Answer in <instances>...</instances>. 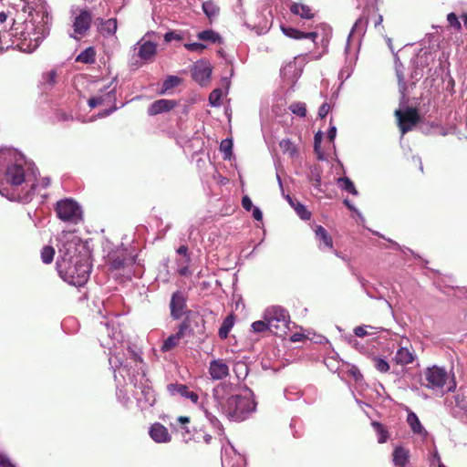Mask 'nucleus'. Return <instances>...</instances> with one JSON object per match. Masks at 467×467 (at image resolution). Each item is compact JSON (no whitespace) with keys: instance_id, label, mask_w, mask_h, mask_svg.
Instances as JSON below:
<instances>
[{"instance_id":"nucleus-1","label":"nucleus","mask_w":467,"mask_h":467,"mask_svg":"<svg viewBox=\"0 0 467 467\" xmlns=\"http://www.w3.org/2000/svg\"><path fill=\"white\" fill-rule=\"evenodd\" d=\"M229 390V386L223 383L213 389L216 405L230 420L243 421L254 410L255 404L249 397L230 394Z\"/></svg>"},{"instance_id":"nucleus-2","label":"nucleus","mask_w":467,"mask_h":467,"mask_svg":"<svg viewBox=\"0 0 467 467\" xmlns=\"http://www.w3.org/2000/svg\"><path fill=\"white\" fill-rule=\"evenodd\" d=\"M90 269L91 265L87 257L70 263L66 261L57 262V270L59 276L74 286H82L88 282Z\"/></svg>"},{"instance_id":"nucleus-3","label":"nucleus","mask_w":467,"mask_h":467,"mask_svg":"<svg viewBox=\"0 0 467 467\" xmlns=\"http://www.w3.org/2000/svg\"><path fill=\"white\" fill-rule=\"evenodd\" d=\"M5 180L11 186H19L25 183V186L28 187L26 194L20 197L23 202H28L35 194L36 183L26 175L25 169L21 164L8 165L5 173Z\"/></svg>"},{"instance_id":"nucleus-4","label":"nucleus","mask_w":467,"mask_h":467,"mask_svg":"<svg viewBox=\"0 0 467 467\" xmlns=\"http://www.w3.org/2000/svg\"><path fill=\"white\" fill-rule=\"evenodd\" d=\"M265 319L268 321L270 332L282 337L286 334L290 322L288 312L281 306H272L265 314Z\"/></svg>"},{"instance_id":"nucleus-5","label":"nucleus","mask_w":467,"mask_h":467,"mask_svg":"<svg viewBox=\"0 0 467 467\" xmlns=\"http://www.w3.org/2000/svg\"><path fill=\"white\" fill-rule=\"evenodd\" d=\"M178 329L184 337H196L205 332V320L199 312L188 310Z\"/></svg>"},{"instance_id":"nucleus-6","label":"nucleus","mask_w":467,"mask_h":467,"mask_svg":"<svg viewBox=\"0 0 467 467\" xmlns=\"http://www.w3.org/2000/svg\"><path fill=\"white\" fill-rule=\"evenodd\" d=\"M55 212L61 221L70 223H78L82 217L80 206L72 199L58 201L56 203Z\"/></svg>"},{"instance_id":"nucleus-7","label":"nucleus","mask_w":467,"mask_h":467,"mask_svg":"<svg viewBox=\"0 0 467 467\" xmlns=\"http://www.w3.org/2000/svg\"><path fill=\"white\" fill-rule=\"evenodd\" d=\"M394 115L401 135L410 131L420 121L419 110L412 107H407L403 109H398Z\"/></svg>"},{"instance_id":"nucleus-8","label":"nucleus","mask_w":467,"mask_h":467,"mask_svg":"<svg viewBox=\"0 0 467 467\" xmlns=\"http://www.w3.org/2000/svg\"><path fill=\"white\" fill-rule=\"evenodd\" d=\"M447 379L448 374L444 368L433 366L424 371L422 385L431 389H441L445 385Z\"/></svg>"},{"instance_id":"nucleus-9","label":"nucleus","mask_w":467,"mask_h":467,"mask_svg":"<svg viewBox=\"0 0 467 467\" xmlns=\"http://www.w3.org/2000/svg\"><path fill=\"white\" fill-rule=\"evenodd\" d=\"M187 308V296L182 291H176L171 295L170 302L171 317L174 320L180 319L183 315H186Z\"/></svg>"},{"instance_id":"nucleus-10","label":"nucleus","mask_w":467,"mask_h":467,"mask_svg":"<svg viewBox=\"0 0 467 467\" xmlns=\"http://www.w3.org/2000/svg\"><path fill=\"white\" fill-rule=\"evenodd\" d=\"M59 257L57 262H64L70 263L72 261H76L77 259L86 258L85 255L78 254V243L76 240L66 241L62 244L61 247L58 249Z\"/></svg>"},{"instance_id":"nucleus-11","label":"nucleus","mask_w":467,"mask_h":467,"mask_svg":"<svg viewBox=\"0 0 467 467\" xmlns=\"http://www.w3.org/2000/svg\"><path fill=\"white\" fill-rule=\"evenodd\" d=\"M108 263L109 270L116 271L124 269L126 266L132 265L134 263V259L127 253V251L121 250L109 254Z\"/></svg>"},{"instance_id":"nucleus-12","label":"nucleus","mask_w":467,"mask_h":467,"mask_svg":"<svg viewBox=\"0 0 467 467\" xmlns=\"http://www.w3.org/2000/svg\"><path fill=\"white\" fill-rule=\"evenodd\" d=\"M91 22V12L88 9L80 10L73 23L74 32L78 35L85 36L90 28Z\"/></svg>"},{"instance_id":"nucleus-13","label":"nucleus","mask_w":467,"mask_h":467,"mask_svg":"<svg viewBox=\"0 0 467 467\" xmlns=\"http://www.w3.org/2000/svg\"><path fill=\"white\" fill-rule=\"evenodd\" d=\"M209 374L213 380H220L229 376V367L222 358L213 359L209 364Z\"/></svg>"},{"instance_id":"nucleus-14","label":"nucleus","mask_w":467,"mask_h":467,"mask_svg":"<svg viewBox=\"0 0 467 467\" xmlns=\"http://www.w3.org/2000/svg\"><path fill=\"white\" fill-rule=\"evenodd\" d=\"M178 105V102L173 99H161L153 101L148 108V114L155 116L164 112H169Z\"/></svg>"},{"instance_id":"nucleus-15","label":"nucleus","mask_w":467,"mask_h":467,"mask_svg":"<svg viewBox=\"0 0 467 467\" xmlns=\"http://www.w3.org/2000/svg\"><path fill=\"white\" fill-rule=\"evenodd\" d=\"M149 434L157 443H165L171 441L168 429L160 422H155L150 426Z\"/></svg>"},{"instance_id":"nucleus-16","label":"nucleus","mask_w":467,"mask_h":467,"mask_svg":"<svg viewBox=\"0 0 467 467\" xmlns=\"http://www.w3.org/2000/svg\"><path fill=\"white\" fill-rule=\"evenodd\" d=\"M167 390L171 395L174 396L176 394H180L181 396L191 400L194 404H196L199 400V396L196 392L191 391L189 388L184 384H169L167 386Z\"/></svg>"},{"instance_id":"nucleus-17","label":"nucleus","mask_w":467,"mask_h":467,"mask_svg":"<svg viewBox=\"0 0 467 467\" xmlns=\"http://www.w3.org/2000/svg\"><path fill=\"white\" fill-rule=\"evenodd\" d=\"M410 453L409 449L403 446H396L392 451V462L397 467H406L410 462Z\"/></svg>"},{"instance_id":"nucleus-18","label":"nucleus","mask_w":467,"mask_h":467,"mask_svg":"<svg viewBox=\"0 0 467 467\" xmlns=\"http://www.w3.org/2000/svg\"><path fill=\"white\" fill-rule=\"evenodd\" d=\"M290 12L296 16H299L303 19H312L315 16V12L312 8L305 4L293 3L290 7Z\"/></svg>"},{"instance_id":"nucleus-19","label":"nucleus","mask_w":467,"mask_h":467,"mask_svg":"<svg viewBox=\"0 0 467 467\" xmlns=\"http://www.w3.org/2000/svg\"><path fill=\"white\" fill-rule=\"evenodd\" d=\"M106 102H111V103L116 102L115 90L108 91L101 96H95V97L89 98L88 100V105L91 109H94L98 106L105 104Z\"/></svg>"},{"instance_id":"nucleus-20","label":"nucleus","mask_w":467,"mask_h":467,"mask_svg":"<svg viewBox=\"0 0 467 467\" xmlns=\"http://www.w3.org/2000/svg\"><path fill=\"white\" fill-rule=\"evenodd\" d=\"M48 20H49L48 14L47 12L43 11L41 14V22H40L41 25L36 26V32L34 33V36H35L34 39L36 41L35 47L37 46V42L40 39H43L47 35H48V33H49V27L47 26Z\"/></svg>"},{"instance_id":"nucleus-21","label":"nucleus","mask_w":467,"mask_h":467,"mask_svg":"<svg viewBox=\"0 0 467 467\" xmlns=\"http://www.w3.org/2000/svg\"><path fill=\"white\" fill-rule=\"evenodd\" d=\"M98 22L99 26V30L103 36H113L116 33L118 27L116 18H109L108 20L99 18Z\"/></svg>"},{"instance_id":"nucleus-22","label":"nucleus","mask_w":467,"mask_h":467,"mask_svg":"<svg viewBox=\"0 0 467 467\" xmlns=\"http://www.w3.org/2000/svg\"><path fill=\"white\" fill-rule=\"evenodd\" d=\"M394 360L399 365H408L414 361V354L407 347H400L395 355Z\"/></svg>"},{"instance_id":"nucleus-23","label":"nucleus","mask_w":467,"mask_h":467,"mask_svg":"<svg viewBox=\"0 0 467 467\" xmlns=\"http://www.w3.org/2000/svg\"><path fill=\"white\" fill-rule=\"evenodd\" d=\"M156 44L150 41H146L142 43L140 47L139 57L143 60H150L156 55Z\"/></svg>"},{"instance_id":"nucleus-24","label":"nucleus","mask_w":467,"mask_h":467,"mask_svg":"<svg viewBox=\"0 0 467 467\" xmlns=\"http://www.w3.org/2000/svg\"><path fill=\"white\" fill-rule=\"evenodd\" d=\"M407 422L413 433L427 435L426 430L421 425L418 416L413 411H409L407 416Z\"/></svg>"},{"instance_id":"nucleus-25","label":"nucleus","mask_w":467,"mask_h":467,"mask_svg":"<svg viewBox=\"0 0 467 467\" xmlns=\"http://www.w3.org/2000/svg\"><path fill=\"white\" fill-rule=\"evenodd\" d=\"M182 337H184V336L178 329V331L175 334L169 336L163 341V343L161 347V350L162 352L171 351V349H173L174 348H176L179 345V343Z\"/></svg>"},{"instance_id":"nucleus-26","label":"nucleus","mask_w":467,"mask_h":467,"mask_svg":"<svg viewBox=\"0 0 467 467\" xmlns=\"http://www.w3.org/2000/svg\"><path fill=\"white\" fill-rule=\"evenodd\" d=\"M286 200L301 219L309 220L311 218V213L301 202L294 200L290 195L286 196Z\"/></svg>"},{"instance_id":"nucleus-27","label":"nucleus","mask_w":467,"mask_h":467,"mask_svg":"<svg viewBox=\"0 0 467 467\" xmlns=\"http://www.w3.org/2000/svg\"><path fill=\"white\" fill-rule=\"evenodd\" d=\"M235 321V317L234 314L228 315L223 321V324L221 325L218 336L221 339H226L228 337V335L233 328Z\"/></svg>"},{"instance_id":"nucleus-28","label":"nucleus","mask_w":467,"mask_h":467,"mask_svg":"<svg viewBox=\"0 0 467 467\" xmlns=\"http://www.w3.org/2000/svg\"><path fill=\"white\" fill-rule=\"evenodd\" d=\"M368 16L366 18L360 17L355 24L356 26L362 25L363 23L367 25L368 23V20H371L374 24V26L377 27L378 26L381 25L383 21V17L380 14L378 13L377 9H371L368 11Z\"/></svg>"},{"instance_id":"nucleus-29","label":"nucleus","mask_w":467,"mask_h":467,"mask_svg":"<svg viewBox=\"0 0 467 467\" xmlns=\"http://www.w3.org/2000/svg\"><path fill=\"white\" fill-rule=\"evenodd\" d=\"M212 69L210 67L196 68L192 72L193 79L200 85H206L211 78Z\"/></svg>"},{"instance_id":"nucleus-30","label":"nucleus","mask_w":467,"mask_h":467,"mask_svg":"<svg viewBox=\"0 0 467 467\" xmlns=\"http://www.w3.org/2000/svg\"><path fill=\"white\" fill-rule=\"evenodd\" d=\"M316 237L319 242L324 244V246L328 249L333 248V240L327 231L321 225H317L316 230Z\"/></svg>"},{"instance_id":"nucleus-31","label":"nucleus","mask_w":467,"mask_h":467,"mask_svg":"<svg viewBox=\"0 0 467 467\" xmlns=\"http://www.w3.org/2000/svg\"><path fill=\"white\" fill-rule=\"evenodd\" d=\"M77 62L84 64H93L96 61V50L93 47H88L83 50L77 57Z\"/></svg>"},{"instance_id":"nucleus-32","label":"nucleus","mask_w":467,"mask_h":467,"mask_svg":"<svg viewBox=\"0 0 467 467\" xmlns=\"http://www.w3.org/2000/svg\"><path fill=\"white\" fill-rule=\"evenodd\" d=\"M371 425H372V427L374 428L375 431L378 434V442L379 443H385L388 441L389 437V431L386 429V427L382 423H380L379 421H372Z\"/></svg>"},{"instance_id":"nucleus-33","label":"nucleus","mask_w":467,"mask_h":467,"mask_svg":"<svg viewBox=\"0 0 467 467\" xmlns=\"http://www.w3.org/2000/svg\"><path fill=\"white\" fill-rule=\"evenodd\" d=\"M198 38L202 41L211 43H222V37L218 33L213 30H203L197 35Z\"/></svg>"},{"instance_id":"nucleus-34","label":"nucleus","mask_w":467,"mask_h":467,"mask_svg":"<svg viewBox=\"0 0 467 467\" xmlns=\"http://www.w3.org/2000/svg\"><path fill=\"white\" fill-rule=\"evenodd\" d=\"M321 173L322 171L320 167L315 166L311 169L309 174V182H311L312 186L315 187L319 192H321Z\"/></svg>"},{"instance_id":"nucleus-35","label":"nucleus","mask_w":467,"mask_h":467,"mask_svg":"<svg viewBox=\"0 0 467 467\" xmlns=\"http://www.w3.org/2000/svg\"><path fill=\"white\" fill-rule=\"evenodd\" d=\"M202 10L204 14L211 19L218 16L220 8L215 2L213 0H208L202 4Z\"/></svg>"},{"instance_id":"nucleus-36","label":"nucleus","mask_w":467,"mask_h":467,"mask_svg":"<svg viewBox=\"0 0 467 467\" xmlns=\"http://www.w3.org/2000/svg\"><path fill=\"white\" fill-rule=\"evenodd\" d=\"M279 147L284 154H288L290 157H294L297 153L296 145L289 140H282L279 142Z\"/></svg>"},{"instance_id":"nucleus-37","label":"nucleus","mask_w":467,"mask_h":467,"mask_svg":"<svg viewBox=\"0 0 467 467\" xmlns=\"http://www.w3.org/2000/svg\"><path fill=\"white\" fill-rule=\"evenodd\" d=\"M281 30L284 33V35L289 38L296 39V40L305 38V32H303L299 29L282 26Z\"/></svg>"},{"instance_id":"nucleus-38","label":"nucleus","mask_w":467,"mask_h":467,"mask_svg":"<svg viewBox=\"0 0 467 467\" xmlns=\"http://www.w3.org/2000/svg\"><path fill=\"white\" fill-rule=\"evenodd\" d=\"M338 185L342 190H344L353 195H358V191H357L353 182L349 178H348V177L339 178Z\"/></svg>"},{"instance_id":"nucleus-39","label":"nucleus","mask_w":467,"mask_h":467,"mask_svg":"<svg viewBox=\"0 0 467 467\" xmlns=\"http://www.w3.org/2000/svg\"><path fill=\"white\" fill-rule=\"evenodd\" d=\"M290 111L301 118H304L306 116V104L303 102H294L289 106Z\"/></svg>"},{"instance_id":"nucleus-40","label":"nucleus","mask_w":467,"mask_h":467,"mask_svg":"<svg viewBox=\"0 0 467 467\" xmlns=\"http://www.w3.org/2000/svg\"><path fill=\"white\" fill-rule=\"evenodd\" d=\"M374 330H376V327L372 326L363 325L356 327L354 328V334L358 337H364L366 336L375 334L376 332Z\"/></svg>"},{"instance_id":"nucleus-41","label":"nucleus","mask_w":467,"mask_h":467,"mask_svg":"<svg viewBox=\"0 0 467 467\" xmlns=\"http://www.w3.org/2000/svg\"><path fill=\"white\" fill-rule=\"evenodd\" d=\"M55 255V249L50 245H46L41 250V259L45 264H50Z\"/></svg>"},{"instance_id":"nucleus-42","label":"nucleus","mask_w":467,"mask_h":467,"mask_svg":"<svg viewBox=\"0 0 467 467\" xmlns=\"http://www.w3.org/2000/svg\"><path fill=\"white\" fill-rule=\"evenodd\" d=\"M57 70L51 69L43 74L44 84L52 88L57 82Z\"/></svg>"},{"instance_id":"nucleus-43","label":"nucleus","mask_w":467,"mask_h":467,"mask_svg":"<svg viewBox=\"0 0 467 467\" xmlns=\"http://www.w3.org/2000/svg\"><path fill=\"white\" fill-rule=\"evenodd\" d=\"M252 329L254 333H263L270 331L267 320H258L252 324Z\"/></svg>"},{"instance_id":"nucleus-44","label":"nucleus","mask_w":467,"mask_h":467,"mask_svg":"<svg viewBox=\"0 0 467 467\" xmlns=\"http://www.w3.org/2000/svg\"><path fill=\"white\" fill-rule=\"evenodd\" d=\"M233 142L231 140H223L220 145V150L224 153V159H230L232 155Z\"/></svg>"},{"instance_id":"nucleus-45","label":"nucleus","mask_w":467,"mask_h":467,"mask_svg":"<svg viewBox=\"0 0 467 467\" xmlns=\"http://www.w3.org/2000/svg\"><path fill=\"white\" fill-rule=\"evenodd\" d=\"M141 393L142 395H144L146 400L150 403V406H152L155 403L156 398L154 390L150 386H144L141 389Z\"/></svg>"},{"instance_id":"nucleus-46","label":"nucleus","mask_w":467,"mask_h":467,"mask_svg":"<svg viewBox=\"0 0 467 467\" xmlns=\"http://www.w3.org/2000/svg\"><path fill=\"white\" fill-rule=\"evenodd\" d=\"M223 91L220 88L213 90L209 95V102L212 106H219L221 103Z\"/></svg>"},{"instance_id":"nucleus-47","label":"nucleus","mask_w":467,"mask_h":467,"mask_svg":"<svg viewBox=\"0 0 467 467\" xmlns=\"http://www.w3.org/2000/svg\"><path fill=\"white\" fill-rule=\"evenodd\" d=\"M447 21L450 26L453 27L457 32L462 30V24L458 19V16L454 13H450L447 15Z\"/></svg>"},{"instance_id":"nucleus-48","label":"nucleus","mask_w":467,"mask_h":467,"mask_svg":"<svg viewBox=\"0 0 467 467\" xmlns=\"http://www.w3.org/2000/svg\"><path fill=\"white\" fill-rule=\"evenodd\" d=\"M374 362H375V368L379 371L385 373L389 370V365L385 359L377 358L374 359Z\"/></svg>"},{"instance_id":"nucleus-49","label":"nucleus","mask_w":467,"mask_h":467,"mask_svg":"<svg viewBox=\"0 0 467 467\" xmlns=\"http://www.w3.org/2000/svg\"><path fill=\"white\" fill-rule=\"evenodd\" d=\"M180 78L176 76H170L166 80L163 82V88L165 90L173 88L180 84Z\"/></svg>"},{"instance_id":"nucleus-50","label":"nucleus","mask_w":467,"mask_h":467,"mask_svg":"<svg viewBox=\"0 0 467 467\" xmlns=\"http://www.w3.org/2000/svg\"><path fill=\"white\" fill-rule=\"evenodd\" d=\"M185 48L189 51L202 52L205 49V45L202 43H189L184 45Z\"/></svg>"},{"instance_id":"nucleus-51","label":"nucleus","mask_w":467,"mask_h":467,"mask_svg":"<svg viewBox=\"0 0 467 467\" xmlns=\"http://www.w3.org/2000/svg\"><path fill=\"white\" fill-rule=\"evenodd\" d=\"M9 36L10 33L8 32L0 33V50L7 49L11 46L9 40L6 39Z\"/></svg>"},{"instance_id":"nucleus-52","label":"nucleus","mask_w":467,"mask_h":467,"mask_svg":"<svg viewBox=\"0 0 467 467\" xmlns=\"http://www.w3.org/2000/svg\"><path fill=\"white\" fill-rule=\"evenodd\" d=\"M128 350H129V354H130V358L132 359L133 362H135V363H142L143 362V359L140 357V355L139 353H137L134 349H132L131 348H129Z\"/></svg>"},{"instance_id":"nucleus-53","label":"nucleus","mask_w":467,"mask_h":467,"mask_svg":"<svg viewBox=\"0 0 467 467\" xmlns=\"http://www.w3.org/2000/svg\"><path fill=\"white\" fill-rule=\"evenodd\" d=\"M330 106L327 103H323L318 109V116L324 119L329 112Z\"/></svg>"},{"instance_id":"nucleus-54","label":"nucleus","mask_w":467,"mask_h":467,"mask_svg":"<svg viewBox=\"0 0 467 467\" xmlns=\"http://www.w3.org/2000/svg\"><path fill=\"white\" fill-rule=\"evenodd\" d=\"M242 206L244 210L246 211H251L253 209V203H252V201L251 199L245 195L243 197L242 199Z\"/></svg>"},{"instance_id":"nucleus-55","label":"nucleus","mask_w":467,"mask_h":467,"mask_svg":"<svg viewBox=\"0 0 467 467\" xmlns=\"http://www.w3.org/2000/svg\"><path fill=\"white\" fill-rule=\"evenodd\" d=\"M164 39H165L166 42H171L173 39L181 40L182 36L180 35H178L177 33H175L173 31H171V32H167L164 35Z\"/></svg>"},{"instance_id":"nucleus-56","label":"nucleus","mask_w":467,"mask_h":467,"mask_svg":"<svg viewBox=\"0 0 467 467\" xmlns=\"http://www.w3.org/2000/svg\"><path fill=\"white\" fill-rule=\"evenodd\" d=\"M117 109H118V107L116 106V102H114V103H112L111 108H109L108 109H104L103 111L99 112V117L105 118V117L110 115L111 113H113L114 111H116Z\"/></svg>"},{"instance_id":"nucleus-57","label":"nucleus","mask_w":467,"mask_h":467,"mask_svg":"<svg viewBox=\"0 0 467 467\" xmlns=\"http://www.w3.org/2000/svg\"><path fill=\"white\" fill-rule=\"evenodd\" d=\"M0 467H15V465L6 456L0 454Z\"/></svg>"},{"instance_id":"nucleus-58","label":"nucleus","mask_w":467,"mask_h":467,"mask_svg":"<svg viewBox=\"0 0 467 467\" xmlns=\"http://www.w3.org/2000/svg\"><path fill=\"white\" fill-rule=\"evenodd\" d=\"M306 339V336L301 333H295L291 336L290 340L292 342H300Z\"/></svg>"},{"instance_id":"nucleus-59","label":"nucleus","mask_w":467,"mask_h":467,"mask_svg":"<svg viewBox=\"0 0 467 467\" xmlns=\"http://www.w3.org/2000/svg\"><path fill=\"white\" fill-rule=\"evenodd\" d=\"M321 141H322V133H321V131H318L314 136V145H315V148H317V149L320 148Z\"/></svg>"},{"instance_id":"nucleus-60","label":"nucleus","mask_w":467,"mask_h":467,"mask_svg":"<svg viewBox=\"0 0 467 467\" xmlns=\"http://www.w3.org/2000/svg\"><path fill=\"white\" fill-rule=\"evenodd\" d=\"M253 217L256 220V221H261L262 218H263V213L261 212V210L258 208V207H254L253 208Z\"/></svg>"},{"instance_id":"nucleus-61","label":"nucleus","mask_w":467,"mask_h":467,"mask_svg":"<svg viewBox=\"0 0 467 467\" xmlns=\"http://www.w3.org/2000/svg\"><path fill=\"white\" fill-rule=\"evenodd\" d=\"M336 134H337V129L336 127H331L329 130H328V132H327V138L330 141H333L335 140V137H336Z\"/></svg>"},{"instance_id":"nucleus-62","label":"nucleus","mask_w":467,"mask_h":467,"mask_svg":"<svg viewBox=\"0 0 467 467\" xmlns=\"http://www.w3.org/2000/svg\"><path fill=\"white\" fill-rule=\"evenodd\" d=\"M318 36V33L317 32H308V33H305V38H308L310 40H312L313 42H316V39L317 38Z\"/></svg>"},{"instance_id":"nucleus-63","label":"nucleus","mask_w":467,"mask_h":467,"mask_svg":"<svg viewBox=\"0 0 467 467\" xmlns=\"http://www.w3.org/2000/svg\"><path fill=\"white\" fill-rule=\"evenodd\" d=\"M177 253L179 254H182V255H187V253H188V247L186 245H181L178 249H177Z\"/></svg>"},{"instance_id":"nucleus-64","label":"nucleus","mask_w":467,"mask_h":467,"mask_svg":"<svg viewBox=\"0 0 467 467\" xmlns=\"http://www.w3.org/2000/svg\"><path fill=\"white\" fill-rule=\"evenodd\" d=\"M177 420L181 423V424H186V423H189L190 422V417H187V416H180Z\"/></svg>"}]
</instances>
